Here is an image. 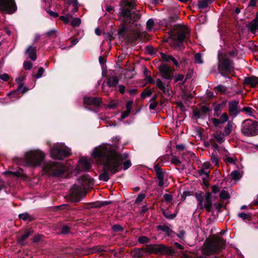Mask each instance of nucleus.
<instances>
[{
	"label": "nucleus",
	"instance_id": "47",
	"mask_svg": "<svg viewBox=\"0 0 258 258\" xmlns=\"http://www.w3.org/2000/svg\"><path fill=\"white\" fill-rule=\"evenodd\" d=\"M138 241L141 243H146L149 242V238L146 236H143L139 237Z\"/></svg>",
	"mask_w": 258,
	"mask_h": 258
},
{
	"label": "nucleus",
	"instance_id": "10",
	"mask_svg": "<svg viewBox=\"0 0 258 258\" xmlns=\"http://www.w3.org/2000/svg\"><path fill=\"white\" fill-rule=\"evenodd\" d=\"M198 202L197 209L200 211H203L206 209L208 212H210L212 208V203L211 200V194L207 192L205 196H200L197 197Z\"/></svg>",
	"mask_w": 258,
	"mask_h": 258
},
{
	"label": "nucleus",
	"instance_id": "33",
	"mask_svg": "<svg viewBox=\"0 0 258 258\" xmlns=\"http://www.w3.org/2000/svg\"><path fill=\"white\" fill-rule=\"evenodd\" d=\"M164 216L168 219H173L176 216V214H171L168 210L163 211Z\"/></svg>",
	"mask_w": 258,
	"mask_h": 258
},
{
	"label": "nucleus",
	"instance_id": "17",
	"mask_svg": "<svg viewBox=\"0 0 258 258\" xmlns=\"http://www.w3.org/2000/svg\"><path fill=\"white\" fill-rule=\"evenodd\" d=\"M84 103L88 105H93L94 106H99L101 103V100L99 97H86L84 99Z\"/></svg>",
	"mask_w": 258,
	"mask_h": 258
},
{
	"label": "nucleus",
	"instance_id": "15",
	"mask_svg": "<svg viewBox=\"0 0 258 258\" xmlns=\"http://www.w3.org/2000/svg\"><path fill=\"white\" fill-rule=\"evenodd\" d=\"M155 84L157 88H158L162 93L168 96H170L171 94V91L169 89L168 85H166L162 80L159 79L156 80Z\"/></svg>",
	"mask_w": 258,
	"mask_h": 258
},
{
	"label": "nucleus",
	"instance_id": "12",
	"mask_svg": "<svg viewBox=\"0 0 258 258\" xmlns=\"http://www.w3.org/2000/svg\"><path fill=\"white\" fill-rule=\"evenodd\" d=\"M17 9L14 0H0V11L7 14H13Z\"/></svg>",
	"mask_w": 258,
	"mask_h": 258
},
{
	"label": "nucleus",
	"instance_id": "56",
	"mask_svg": "<svg viewBox=\"0 0 258 258\" xmlns=\"http://www.w3.org/2000/svg\"><path fill=\"white\" fill-rule=\"evenodd\" d=\"M183 78H184V76L181 74H177L174 77L175 81L176 82L179 81H182L183 79Z\"/></svg>",
	"mask_w": 258,
	"mask_h": 258
},
{
	"label": "nucleus",
	"instance_id": "1",
	"mask_svg": "<svg viewBox=\"0 0 258 258\" xmlns=\"http://www.w3.org/2000/svg\"><path fill=\"white\" fill-rule=\"evenodd\" d=\"M117 145L114 147L110 144H104L94 150L92 155L97 161H104V172L99 175V179L107 181L110 175L121 170L122 159L127 157L125 154H120L116 151Z\"/></svg>",
	"mask_w": 258,
	"mask_h": 258
},
{
	"label": "nucleus",
	"instance_id": "34",
	"mask_svg": "<svg viewBox=\"0 0 258 258\" xmlns=\"http://www.w3.org/2000/svg\"><path fill=\"white\" fill-rule=\"evenodd\" d=\"M242 111L245 112V113L249 115L252 116H254V113H255V111L252 109L251 107H243L242 110Z\"/></svg>",
	"mask_w": 258,
	"mask_h": 258
},
{
	"label": "nucleus",
	"instance_id": "7",
	"mask_svg": "<svg viewBox=\"0 0 258 258\" xmlns=\"http://www.w3.org/2000/svg\"><path fill=\"white\" fill-rule=\"evenodd\" d=\"M43 169L46 173L52 176H59L66 170L63 165L55 162H49L46 164Z\"/></svg>",
	"mask_w": 258,
	"mask_h": 258
},
{
	"label": "nucleus",
	"instance_id": "5",
	"mask_svg": "<svg viewBox=\"0 0 258 258\" xmlns=\"http://www.w3.org/2000/svg\"><path fill=\"white\" fill-rule=\"evenodd\" d=\"M146 251L149 253H152L160 255H173L174 250L170 247L165 246L162 244H150L146 246Z\"/></svg>",
	"mask_w": 258,
	"mask_h": 258
},
{
	"label": "nucleus",
	"instance_id": "63",
	"mask_svg": "<svg viewBox=\"0 0 258 258\" xmlns=\"http://www.w3.org/2000/svg\"><path fill=\"white\" fill-rule=\"evenodd\" d=\"M212 192L214 193V194L217 193L218 192H219V191L220 190L219 187L216 185H213L212 187Z\"/></svg>",
	"mask_w": 258,
	"mask_h": 258
},
{
	"label": "nucleus",
	"instance_id": "48",
	"mask_svg": "<svg viewBox=\"0 0 258 258\" xmlns=\"http://www.w3.org/2000/svg\"><path fill=\"white\" fill-rule=\"evenodd\" d=\"M145 198V195L144 194H140L136 199L135 203L137 204L140 203L143 201Z\"/></svg>",
	"mask_w": 258,
	"mask_h": 258
},
{
	"label": "nucleus",
	"instance_id": "49",
	"mask_svg": "<svg viewBox=\"0 0 258 258\" xmlns=\"http://www.w3.org/2000/svg\"><path fill=\"white\" fill-rule=\"evenodd\" d=\"M23 67L25 70H29L32 67V63L29 61H26L24 62Z\"/></svg>",
	"mask_w": 258,
	"mask_h": 258
},
{
	"label": "nucleus",
	"instance_id": "24",
	"mask_svg": "<svg viewBox=\"0 0 258 258\" xmlns=\"http://www.w3.org/2000/svg\"><path fill=\"white\" fill-rule=\"evenodd\" d=\"M119 82V79L116 76L109 77L107 81V85L110 87H116Z\"/></svg>",
	"mask_w": 258,
	"mask_h": 258
},
{
	"label": "nucleus",
	"instance_id": "55",
	"mask_svg": "<svg viewBox=\"0 0 258 258\" xmlns=\"http://www.w3.org/2000/svg\"><path fill=\"white\" fill-rule=\"evenodd\" d=\"M18 91H21L23 94L25 93L27 91V88L23 85V84L19 85Z\"/></svg>",
	"mask_w": 258,
	"mask_h": 258
},
{
	"label": "nucleus",
	"instance_id": "61",
	"mask_svg": "<svg viewBox=\"0 0 258 258\" xmlns=\"http://www.w3.org/2000/svg\"><path fill=\"white\" fill-rule=\"evenodd\" d=\"M48 13L52 17L56 18L58 16V14L54 12L51 11L50 10L47 11Z\"/></svg>",
	"mask_w": 258,
	"mask_h": 258
},
{
	"label": "nucleus",
	"instance_id": "18",
	"mask_svg": "<svg viewBox=\"0 0 258 258\" xmlns=\"http://www.w3.org/2000/svg\"><path fill=\"white\" fill-rule=\"evenodd\" d=\"M70 14H73L78 10V3L77 0H70L68 2V6L67 9Z\"/></svg>",
	"mask_w": 258,
	"mask_h": 258
},
{
	"label": "nucleus",
	"instance_id": "39",
	"mask_svg": "<svg viewBox=\"0 0 258 258\" xmlns=\"http://www.w3.org/2000/svg\"><path fill=\"white\" fill-rule=\"evenodd\" d=\"M195 61L196 63L202 64L203 63V61L202 58V55L200 53H197L195 55Z\"/></svg>",
	"mask_w": 258,
	"mask_h": 258
},
{
	"label": "nucleus",
	"instance_id": "23",
	"mask_svg": "<svg viewBox=\"0 0 258 258\" xmlns=\"http://www.w3.org/2000/svg\"><path fill=\"white\" fill-rule=\"evenodd\" d=\"M147 252H148V251H146V247L145 248H135L131 251V254L133 256L140 257L144 255V253Z\"/></svg>",
	"mask_w": 258,
	"mask_h": 258
},
{
	"label": "nucleus",
	"instance_id": "64",
	"mask_svg": "<svg viewBox=\"0 0 258 258\" xmlns=\"http://www.w3.org/2000/svg\"><path fill=\"white\" fill-rule=\"evenodd\" d=\"M41 237H42V236L40 235H35L33 239V242H38L41 239Z\"/></svg>",
	"mask_w": 258,
	"mask_h": 258
},
{
	"label": "nucleus",
	"instance_id": "3",
	"mask_svg": "<svg viewBox=\"0 0 258 258\" xmlns=\"http://www.w3.org/2000/svg\"><path fill=\"white\" fill-rule=\"evenodd\" d=\"M189 31L186 27L182 28L179 33L171 35L167 41L171 45L175 47H180L182 42L189 36Z\"/></svg>",
	"mask_w": 258,
	"mask_h": 258
},
{
	"label": "nucleus",
	"instance_id": "11",
	"mask_svg": "<svg viewBox=\"0 0 258 258\" xmlns=\"http://www.w3.org/2000/svg\"><path fill=\"white\" fill-rule=\"evenodd\" d=\"M79 182L80 184H75L71 189V193L75 196L79 195L82 189L89 186L92 183V179L87 176H83L79 179Z\"/></svg>",
	"mask_w": 258,
	"mask_h": 258
},
{
	"label": "nucleus",
	"instance_id": "19",
	"mask_svg": "<svg viewBox=\"0 0 258 258\" xmlns=\"http://www.w3.org/2000/svg\"><path fill=\"white\" fill-rule=\"evenodd\" d=\"M244 82L251 87H257L258 86V78L255 76L246 77L244 79Z\"/></svg>",
	"mask_w": 258,
	"mask_h": 258
},
{
	"label": "nucleus",
	"instance_id": "22",
	"mask_svg": "<svg viewBox=\"0 0 258 258\" xmlns=\"http://www.w3.org/2000/svg\"><path fill=\"white\" fill-rule=\"evenodd\" d=\"M26 53L28 54L29 58L34 61L37 58L36 47L30 46L26 50Z\"/></svg>",
	"mask_w": 258,
	"mask_h": 258
},
{
	"label": "nucleus",
	"instance_id": "51",
	"mask_svg": "<svg viewBox=\"0 0 258 258\" xmlns=\"http://www.w3.org/2000/svg\"><path fill=\"white\" fill-rule=\"evenodd\" d=\"M224 161L227 163H231V164H235V159H233L232 157H226L224 159Z\"/></svg>",
	"mask_w": 258,
	"mask_h": 258
},
{
	"label": "nucleus",
	"instance_id": "16",
	"mask_svg": "<svg viewBox=\"0 0 258 258\" xmlns=\"http://www.w3.org/2000/svg\"><path fill=\"white\" fill-rule=\"evenodd\" d=\"M239 101L232 100L229 102V111L231 115L236 116L239 112Z\"/></svg>",
	"mask_w": 258,
	"mask_h": 258
},
{
	"label": "nucleus",
	"instance_id": "53",
	"mask_svg": "<svg viewBox=\"0 0 258 258\" xmlns=\"http://www.w3.org/2000/svg\"><path fill=\"white\" fill-rule=\"evenodd\" d=\"M133 104V101H132V100L128 101L126 103V104H125L126 110L131 111Z\"/></svg>",
	"mask_w": 258,
	"mask_h": 258
},
{
	"label": "nucleus",
	"instance_id": "60",
	"mask_svg": "<svg viewBox=\"0 0 258 258\" xmlns=\"http://www.w3.org/2000/svg\"><path fill=\"white\" fill-rule=\"evenodd\" d=\"M69 227L67 226H64L62 227V230H61V233L62 234H67L69 232Z\"/></svg>",
	"mask_w": 258,
	"mask_h": 258
},
{
	"label": "nucleus",
	"instance_id": "40",
	"mask_svg": "<svg viewBox=\"0 0 258 258\" xmlns=\"http://www.w3.org/2000/svg\"><path fill=\"white\" fill-rule=\"evenodd\" d=\"M214 137L216 141L220 144L224 142L225 139L223 136V135L221 134H215L214 136Z\"/></svg>",
	"mask_w": 258,
	"mask_h": 258
},
{
	"label": "nucleus",
	"instance_id": "44",
	"mask_svg": "<svg viewBox=\"0 0 258 258\" xmlns=\"http://www.w3.org/2000/svg\"><path fill=\"white\" fill-rule=\"evenodd\" d=\"M221 123H224L228 119V116L226 113H223L219 118Z\"/></svg>",
	"mask_w": 258,
	"mask_h": 258
},
{
	"label": "nucleus",
	"instance_id": "14",
	"mask_svg": "<svg viewBox=\"0 0 258 258\" xmlns=\"http://www.w3.org/2000/svg\"><path fill=\"white\" fill-rule=\"evenodd\" d=\"M154 169L158 179V185L160 187L167 185V180L165 178L164 174L162 169L157 165L154 166Z\"/></svg>",
	"mask_w": 258,
	"mask_h": 258
},
{
	"label": "nucleus",
	"instance_id": "27",
	"mask_svg": "<svg viewBox=\"0 0 258 258\" xmlns=\"http://www.w3.org/2000/svg\"><path fill=\"white\" fill-rule=\"evenodd\" d=\"M31 231H28L23 234L21 237L18 238V243L22 245L26 244V239L30 236L31 234Z\"/></svg>",
	"mask_w": 258,
	"mask_h": 258
},
{
	"label": "nucleus",
	"instance_id": "25",
	"mask_svg": "<svg viewBox=\"0 0 258 258\" xmlns=\"http://www.w3.org/2000/svg\"><path fill=\"white\" fill-rule=\"evenodd\" d=\"M211 166V164L208 162H204L202 165L201 169L199 170V174L200 175L204 174L206 176H208V172L205 170L208 169Z\"/></svg>",
	"mask_w": 258,
	"mask_h": 258
},
{
	"label": "nucleus",
	"instance_id": "32",
	"mask_svg": "<svg viewBox=\"0 0 258 258\" xmlns=\"http://www.w3.org/2000/svg\"><path fill=\"white\" fill-rule=\"evenodd\" d=\"M158 229L165 232L167 235H169L172 231L169 227L166 225H160L158 226Z\"/></svg>",
	"mask_w": 258,
	"mask_h": 258
},
{
	"label": "nucleus",
	"instance_id": "43",
	"mask_svg": "<svg viewBox=\"0 0 258 258\" xmlns=\"http://www.w3.org/2000/svg\"><path fill=\"white\" fill-rule=\"evenodd\" d=\"M147 29L151 31L153 29V26L154 25V22L152 19H149L146 24Z\"/></svg>",
	"mask_w": 258,
	"mask_h": 258
},
{
	"label": "nucleus",
	"instance_id": "26",
	"mask_svg": "<svg viewBox=\"0 0 258 258\" xmlns=\"http://www.w3.org/2000/svg\"><path fill=\"white\" fill-rule=\"evenodd\" d=\"M247 27L250 32L252 33H254L258 29V22L253 20L248 24Z\"/></svg>",
	"mask_w": 258,
	"mask_h": 258
},
{
	"label": "nucleus",
	"instance_id": "8",
	"mask_svg": "<svg viewBox=\"0 0 258 258\" xmlns=\"http://www.w3.org/2000/svg\"><path fill=\"white\" fill-rule=\"evenodd\" d=\"M122 3L123 7L120 9V16L121 18L126 20V22H130L131 11L135 6V0H122Z\"/></svg>",
	"mask_w": 258,
	"mask_h": 258
},
{
	"label": "nucleus",
	"instance_id": "37",
	"mask_svg": "<svg viewBox=\"0 0 258 258\" xmlns=\"http://www.w3.org/2000/svg\"><path fill=\"white\" fill-rule=\"evenodd\" d=\"M127 155V157L125 158H123L122 161L121 165H123V169L124 170H126L131 166V162L130 160H126L124 162H123L124 160H125L128 157V155L127 154L124 153Z\"/></svg>",
	"mask_w": 258,
	"mask_h": 258
},
{
	"label": "nucleus",
	"instance_id": "52",
	"mask_svg": "<svg viewBox=\"0 0 258 258\" xmlns=\"http://www.w3.org/2000/svg\"><path fill=\"white\" fill-rule=\"evenodd\" d=\"M112 229L114 232L121 231L123 228L119 225H114L112 226Z\"/></svg>",
	"mask_w": 258,
	"mask_h": 258
},
{
	"label": "nucleus",
	"instance_id": "6",
	"mask_svg": "<svg viewBox=\"0 0 258 258\" xmlns=\"http://www.w3.org/2000/svg\"><path fill=\"white\" fill-rule=\"evenodd\" d=\"M242 133L246 136H254L258 134V123L250 119L245 120L241 129Z\"/></svg>",
	"mask_w": 258,
	"mask_h": 258
},
{
	"label": "nucleus",
	"instance_id": "4",
	"mask_svg": "<svg viewBox=\"0 0 258 258\" xmlns=\"http://www.w3.org/2000/svg\"><path fill=\"white\" fill-rule=\"evenodd\" d=\"M44 158V154L40 151H31L25 154L26 164L30 166H38Z\"/></svg>",
	"mask_w": 258,
	"mask_h": 258
},
{
	"label": "nucleus",
	"instance_id": "58",
	"mask_svg": "<svg viewBox=\"0 0 258 258\" xmlns=\"http://www.w3.org/2000/svg\"><path fill=\"white\" fill-rule=\"evenodd\" d=\"M0 78L4 81H7L9 79V76L7 74H3L0 76Z\"/></svg>",
	"mask_w": 258,
	"mask_h": 258
},
{
	"label": "nucleus",
	"instance_id": "28",
	"mask_svg": "<svg viewBox=\"0 0 258 258\" xmlns=\"http://www.w3.org/2000/svg\"><path fill=\"white\" fill-rule=\"evenodd\" d=\"M131 14H131V21L130 22H126V20H124L123 18H122V20L125 23H126V24L130 23L136 21L137 20L140 19V15L139 13H133L132 11H131Z\"/></svg>",
	"mask_w": 258,
	"mask_h": 258
},
{
	"label": "nucleus",
	"instance_id": "20",
	"mask_svg": "<svg viewBox=\"0 0 258 258\" xmlns=\"http://www.w3.org/2000/svg\"><path fill=\"white\" fill-rule=\"evenodd\" d=\"M222 66L226 72L231 73L234 68L233 62L229 59H225Z\"/></svg>",
	"mask_w": 258,
	"mask_h": 258
},
{
	"label": "nucleus",
	"instance_id": "62",
	"mask_svg": "<svg viewBox=\"0 0 258 258\" xmlns=\"http://www.w3.org/2000/svg\"><path fill=\"white\" fill-rule=\"evenodd\" d=\"M146 80L148 83L150 84H153L155 83L154 80L150 76H147Z\"/></svg>",
	"mask_w": 258,
	"mask_h": 258
},
{
	"label": "nucleus",
	"instance_id": "46",
	"mask_svg": "<svg viewBox=\"0 0 258 258\" xmlns=\"http://www.w3.org/2000/svg\"><path fill=\"white\" fill-rule=\"evenodd\" d=\"M161 58L166 61H171V60L172 59V58L173 57L171 55H167L163 53H161Z\"/></svg>",
	"mask_w": 258,
	"mask_h": 258
},
{
	"label": "nucleus",
	"instance_id": "42",
	"mask_svg": "<svg viewBox=\"0 0 258 258\" xmlns=\"http://www.w3.org/2000/svg\"><path fill=\"white\" fill-rule=\"evenodd\" d=\"M238 217L243 220H249L251 217L250 214H245L244 213H239L238 215Z\"/></svg>",
	"mask_w": 258,
	"mask_h": 258
},
{
	"label": "nucleus",
	"instance_id": "30",
	"mask_svg": "<svg viewBox=\"0 0 258 258\" xmlns=\"http://www.w3.org/2000/svg\"><path fill=\"white\" fill-rule=\"evenodd\" d=\"M211 161L215 165L218 166L219 165V158L216 152L212 153Z\"/></svg>",
	"mask_w": 258,
	"mask_h": 258
},
{
	"label": "nucleus",
	"instance_id": "21",
	"mask_svg": "<svg viewBox=\"0 0 258 258\" xmlns=\"http://www.w3.org/2000/svg\"><path fill=\"white\" fill-rule=\"evenodd\" d=\"M80 167L84 170L88 171L91 167L90 161L87 159H82L79 162Z\"/></svg>",
	"mask_w": 258,
	"mask_h": 258
},
{
	"label": "nucleus",
	"instance_id": "54",
	"mask_svg": "<svg viewBox=\"0 0 258 258\" xmlns=\"http://www.w3.org/2000/svg\"><path fill=\"white\" fill-rule=\"evenodd\" d=\"M44 72V70L43 68L40 67L39 68L38 71L36 75L37 78H39L43 75Z\"/></svg>",
	"mask_w": 258,
	"mask_h": 258
},
{
	"label": "nucleus",
	"instance_id": "38",
	"mask_svg": "<svg viewBox=\"0 0 258 258\" xmlns=\"http://www.w3.org/2000/svg\"><path fill=\"white\" fill-rule=\"evenodd\" d=\"M220 198L223 200H226L228 199H229L230 196L227 191H226L225 190H222L220 195H219Z\"/></svg>",
	"mask_w": 258,
	"mask_h": 258
},
{
	"label": "nucleus",
	"instance_id": "9",
	"mask_svg": "<svg viewBox=\"0 0 258 258\" xmlns=\"http://www.w3.org/2000/svg\"><path fill=\"white\" fill-rule=\"evenodd\" d=\"M50 154L52 158L61 160L71 154L70 150L65 146L57 145L50 150Z\"/></svg>",
	"mask_w": 258,
	"mask_h": 258
},
{
	"label": "nucleus",
	"instance_id": "31",
	"mask_svg": "<svg viewBox=\"0 0 258 258\" xmlns=\"http://www.w3.org/2000/svg\"><path fill=\"white\" fill-rule=\"evenodd\" d=\"M231 178L233 180H238L241 177V174L237 170H234L230 173Z\"/></svg>",
	"mask_w": 258,
	"mask_h": 258
},
{
	"label": "nucleus",
	"instance_id": "41",
	"mask_svg": "<svg viewBox=\"0 0 258 258\" xmlns=\"http://www.w3.org/2000/svg\"><path fill=\"white\" fill-rule=\"evenodd\" d=\"M81 19L79 18H75L71 22V25L73 27L79 26L81 24Z\"/></svg>",
	"mask_w": 258,
	"mask_h": 258
},
{
	"label": "nucleus",
	"instance_id": "59",
	"mask_svg": "<svg viewBox=\"0 0 258 258\" xmlns=\"http://www.w3.org/2000/svg\"><path fill=\"white\" fill-rule=\"evenodd\" d=\"M59 19L62 21L65 24H68L70 20L67 16H60Z\"/></svg>",
	"mask_w": 258,
	"mask_h": 258
},
{
	"label": "nucleus",
	"instance_id": "29",
	"mask_svg": "<svg viewBox=\"0 0 258 258\" xmlns=\"http://www.w3.org/2000/svg\"><path fill=\"white\" fill-rule=\"evenodd\" d=\"M19 217L20 219H23L24 221H31L33 219V217L29 215L27 213L19 214Z\"/></svg>",
	"mask_w": 258,
	"mask_h": 258
},
{
	"label": "nucleus",
	"instance_id": "50",
	"mask_svg": "<svg viewBox=\"0 0 258 258\" xmlns=\"http://www.w3.org/2000/svg\"><path fill=\"white\" fill-rule=\"evenodd\" d=\"M163 198L166 202L168 203L171 202L173 199L172 196L171 195L168 194H164L163 195Z\"/></svg>",
	"mask_w": 258,
	"mask_h": 258
},
{
	"label": "nucleus",
	"instance_id": "2",
	"mask_svg": "<svg viewBox=\"0 0 258 258\" xmlns=\"http://www.w3.org/2000/svg\"><path fill=\"white\" fill-rule=\"evenodd\" d=\"M225 244V241L223 238L216 237L205 242L203 246L202 253L207 256L219 253L224 248Z\"/></svg>",
	"mask_w": 258,
	"mask_h": 258
},
{
	"label": "nucleus",
	"instance_id": "57",
	"mask_svg": "<svg viewBox=\"0 0 258 258\" xmlns=\"http://www.w3.org/2000/svg\"><path fill=\"white\" fill-rule=\"evenodd\" d=\"M130 113L131 111L127 110L123 111L121 116V119H123L126 118L130 115Z\"/></svg>",
	"mask_w": 258,
	"mask_h": 258
},
{
	"label": "nucleus",
	"instance_id": "36",
	"mask_svg": "<svg viewBox=\"0 0 258 258\" xmlns=\"http://www.w3.org/2000/svg\"><path fill=\"white\" fill-rule=\"evenodd\" d=\"M209 5L208 0H199L198 6L200 8L205 9L208 7Z\"/></svg>",
	"mask_w": 258,
	"mask_h": 258
},
{
	"label": "nucleus",
	"instance_id": "45",
	"mask_svg": "<svg viewBox=\"0 0 258 258\" xmlns=\"http://www.w3.org/2000/svg\"><path fill=\"white\" fill-rule=\"evenodd\" d=\"M152 94V91L150 89H145L141 94V97L143 98H145L146 97L151 96Z\"/></svg>",
	"mask_w": 258,
	"mask_h": 258
},
{
	"label": "nucleus",
	"instance_id": "35",
	"mask_svg": "<svg viewBox=\"0 0 258 258\" xmlns=\"http://www.w3.org/2000/svg\"><path fill=\"white\" fill-rule=\"evenodd\" d=\"M232 129V125L231 122H228L226 127L224 128V135L225 136L229 135L230 134V133L231 132Z\"/></svg>",
	"mask_w": 258,
	"mask_h": 258
},
{
	"label": "nucleus",
	"instance_id": "13",
	"mask_svg": "<svg viewBox=\"0 0 258 258\" xmlns=\"http://www.w3.org/2000/svg\"><path fill=\"white\" fill-rule=\"evenodd\" d=\"M161 76L167 80H171L173 77L174 69L167 64H162L159 67Z\"/></svg>",
	"mask_w": 258,
	"mask_h": 258
}]
</instances>
